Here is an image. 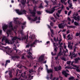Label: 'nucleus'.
Listing matches in <instances>:
<instances>
[{
    "instance_id": "nucleus-1",
    "label": "nucleus",
    "mask_w": 80,
    "mask_h": 80,
    "mask_svg": "<svg viewBox=\"0 0 80 80\" xmlns=\"http://www.w3.org/2000/svg\"><path fill=\"white\" fill-rule=\"evenodd\" d=\"M17 72L16 76L17 77L18 72H19V73H20V74H19V77H20L19 78L21 79V80H25V79H27V80H31L32 79H33V76H32L31 75H33L36 72V71H34L33 70L31 69L29 71L30 74L27 76V74L25 73H24V74L22 73H21V71H20L18 69L17 70Z\"/></svg>"
},
{
    "instance_id": "nucleus-2",
    "label": "nucleus",
    "mask_w": 80,
    "mask_h": 80,
    "mask_svg": "<svg viewBox=\"0 0 80 80\" xmlns=\"http://www.w3.org/2000/svg\"><path fill=\"white\" fill-rule=\"evenodd\" d=\"M12 22H11L10 23L8 24V25L4 24L2 26V29L4 31H5V30L8 28V27H9L11 29L8 30L6 32V33L7 34V37H9V35H11L12 34V30H13V28L12 26Z\"/></svg>"
},
{
    "instance_id": "nucleus-3",
    "label": "nucleus",
    "mask_w": 80,
    "mask_h": 80,
    "mask_svg": "<svg viewBox=\"0 0 80 80\" xmlns=\"http://www.w3.org/2000/svg\"><path fill=\"white\" fill-rule=\"evenodd\" d=\"M27 36H23L22 38H20V37L19 36H18V38L16 36L13 38V36H11L10 37L11 38L12 40V42H13L14 40H26V41L25 42V43H27V40L28 39V34L29 33L28 31L27 32Z\"/></svg>"
},
{
    "instance_id": "nucleus-4",
    "label": "nucleus",
    "mask_w": 80,
    "mask_h": 80,
    "mask_svg": "<svg viewBox=\"0 0 80 80\" xmlns=\"http://www.w3.org/2000/svg\"><path fill=\"white\" fill-rule=\"evenodd\" d=\"M57 6H54V7H53L52 8L50 11H48V10H46V12L48 13H53L54 12H55V10H57V9H55L57 7H61L62 9H63L64 8V6L62 4H58Z\"/></svg>"
},
{
    "instance_id": "nucleus-5",
    "label": "nucleus",
    "mask_w": 80,
    "mask_h": 80,
    "mask_svg": "<svg viewBox=\"0 0 80 80\" xmlns=\"http://www.w3.org/2000/svg\"><path fill=\"white\" fill-rule=\"evenodd\" d=\"M2 40V42H3V41H4V40H5V42H4V43L2 42L1 44V45H6L7 43H8V44H12V43H13V42H12V41L7 38L6 37H5V36L3 37Z\"/></svg>"
},
{
    "instance_id": "nucleus-6",
    "label": "nucleus",
    "mask_w": 80,
    "mask_h": 80,
    "mask_svg": "<svg viewBox=\"0 0 80 80\" xmlns=\"http://www.w3.org/2000/svg\"><path fill=\"white\" fill-rule=\"evenodd\" d=\"M19 6H20L22 8V9L21 10L20 12L19 9H16L15 11L16 13L18 14V15H23V14H26V11L23 9V8L21 6V4H20Z\"/></svg>"
},
{
    "instance_id": "nucleus-7",
    "label": "nucleus",
    "mask_w": 80,
    "mask_h": 80,
    "mask_svg": "<svg viewBox=\"0 0 80 80\" xmlns=\"http://www.w3.org/2000/svg\"><path fill=\"white\" fill-rule=\"evenodd\" d=\"M73 67L74 68H71V67H66L65 68V69H76V71L78 72H80V69L78 68H79V67L77 65H73Z\"/></svg>"
},
{
    "instance_id": "nucleus-8",
    "label": "nucleus",
    "mask_w": 80,
    "mask_h": 80,
    "mask_svg": "<svg viewBox=\"0 0 80 80\" xmlns=\"http://www.w3.org/2000/svg\"><path fill=\"white\" fill-rule=\"evenodd\" d=\"M66 53V52H65L64 53V52H62V49L60 48V52H59V53L58 54V55L56 57H55V60H57L58 59V56H61V55H65V53Z\"/></svg>"
},
{
    "instance_id": "nucleus-9",
    "label": "nucleus",
    "mask_w": 80,
    "mask_h": 80,
    "mask_svg": "<svg viewBox=\"0 0 80 80\" xmlns=\"http://www.w3.org/2000/svg\"><path fill=\"white\" fill-rule=\"evenodd\" d=\"M36 7L37 6H35L34 8V9L33 11L31 9H29V12H30L32 14V17H35V12H36V10H35V8H36Z\"/></svg>"
},
{
    "instance_id": "nucleus-10",
    "label": "nucleus",
    "mask_w": 80,
    "mask_h": 80,
    "mask_svg": "<svg viewBox=\"0 0 80 80\" xmlns=\"http://www.w3.org/2000/svg\"><path fill=\"white\" fill-rule=\"evenodd\" d=\"M4 48L5 49L6 53L10 54V53H12V51L8 47H5Z\"/></svg>"
},
{
    "instance_id": "nucleus-11",
    "label": "nucleus",
    "mask_w": 80,
    "mask_h": 80,
    "mask_svg": "<svg viewBox=\"0 0 80 80\" xmlns=\"http://www.w3.org/2000/svg\"><path fill=\"white\" fill-rule=\"evenodd\" d=\"M28 18L29 20H31V21H36L37 20H40V18L39 17L38 18H37V17H35L34 19H32L30 17H28Z\"/></svg>"
},
{
    "instance_id": "nucleus-12",
    "label": "nucleus",
    "mask_w": 80,
    "mask_h": 80,
    "mask_svg": "<svg viewBox=\"0 0 80 80\" xmlns=\"http://www.w3.org/2000/svg\"><path fill=\"white\" fill-rule=\"evenodd\" d=\"M75 51H76V47H75L74 48V49L73 53H72H72H71V52H70V56H71V55H72V56L71 57V59H72L73 57H76L77 55V54L74 53V52H75Z\"/></svg>"
},
{
    "instance_id": "nucleus-13",
    "label": "nucleus",
    "mask_w": 80,
    "mask_h": 80,
    "mask_svg": "<svg viewBox=\"0 0 80 80\" xmlns=\"http://www.w3.org/2000/svg\"><path fill=\"white\" fill-rule=\"evenodd\" d=\"M32 50V48H30V49L28 51H27V52H28V53L29 54V55L27 57L28 58H30L31 59L33 58L32 57V56H31V55H32V53L30 52V51Z\"/></svg>"
},
{
    "instance_id": "nucleus-14",
    "label": "nucleus",
    "mask_w": 80,
    "mask_h": 80,
    "mask_svg": "<svg viewBox=\"0 0 80 80\" xmlns=\"http://www.w3.org/2000/svg\"><path fill=\"white\" fill-rule=\"evenodd\" d=\"M37 42H38V43H40V42H42V41H39L38 40H37V39L35 40L34 42L29 45L30 47H32L33 45H34V44H36V43H37Z\"/></svg>"
},
{
    "instance_id": "nucleus-15",
    "label": "nucleus",
    "mask_w": 80,
    "mask_h": 80,
    "mask_svg": "<svg viewBox=\"0 0 80 80\" xmlns=\"http://www.w3.org/2000/svg\"><path fill=\"white\" fill-rule=\"evenodd\" d=\"M53 46L54 47V51L55 52H57V46H58V43H57L56 44V43H53Z\"/></svg>"
},
{
    "instance_id": "nucleus-16",
    "label": "nucleus",
    "mask_w": 80,
    "mask_h": 80,
    "mask_svg": "<svg viewBox=\"0 0 80 80\" xmlns=\"http://www.w3.org/2000/svg\"><path fill=\"white\" fill-rule=\"evenodd\" d=\"M18 18H13V21L15 23H16V24H21V22L20 21H18L17 22V19H18Z\"/></svg>"
},
{
    "instance_id": "nucleus-17",
    "label": "nucleus",
    "mask_w": 80,
    "mask_h": 80,
    "mask_svg": "<svg viewBox=\"0 0 80 80\" xmlns=\"http://www.w3.org/2000/svg\"><path fill=\"white\" fill-rule=\"evenodd\" d=\"M29 38H31V39L32 40H33L34 39H35V35L33 34V33L30 32L29 33Z\"/></svg>"
},
{
    "instance_id": "nucleus-18",
    "label": "nucleus",
    "mask_w": 80,
    "mask_h": 80,
    "mask_svg": "<svg viewBox=\"0 0 80 80\" xmlns=\"http://www.w3.org/2000/svg\"><path fill=\"white\" fill-rule=\"evenodd\" d=\"M68 47L70 48V49H72V45L73 44V42L71 43V42H68Z\"/></svg>"
},
{
    "instance_id": "nucleus-19",
    "label": "nucleus",
    "mask_w": 80,
    "mask_h": 80,
    "mask_svg": "<svg viewBox=\"0 0 80 80\" xmlns=\"http://www.w3.org/2000/svg\"><path fill=\"white\" fill-rule=\"evenodd\" d=\"M68 3H69V8H71L72 9H73V7H72V1L70 0H68Z\"/></svg>"
},
{
    "instance_id": "nucleus-20",
    "label": "nucleus",
    "mask_w": 80,
    "mask_h": 80,
    "mask_svg": "<svg viewBox=\"0 0 80 80\" xmlns=\"http://www.w3.org/2000/svg\"><path fill=\"white\" fill-rule=\"evenodd\" d=\"M43 58H44V55H42L39 58L38 60L39 62L43 61Z\"/></svg>"
},
{
    "instance_id": "nucleus-21",
    "label": "nucleus",
    "mask_w": 80,
    "mask_h": 80,
    "mask_svg": "<svg viewBox=\"0 0 80 80\" xmlns=\"http://www.w3.org/2000/svg\"><path fill=\"white\" fill-rule=\"evenodd\" d=\"M58 27L59 28H64L65 26L63 23H62L58 25Z\"/></svg>"
},
{
    "instance_id": "nucleus-22",
    "label": "nucleus",
    "mask_w": 80,
    "mask_h": 80,
    "mask_svg": "<svg viewBox=\"0 0 80 80\" xmlns=\"http://www.w3.org/2000/svg\"><path fill=\"white\" fill-rule=\"evenodd\" d=\"M54 70L55 71H58V70H61V67L59 66V67H56L54 68Z\"/></svg>"
},
{
    "instance_id": "nucleus-23",
    "label": "nucleus",
    "mask_w": 80,
    "mask_h": 80,
    "mask_svg": "<svg viewBox=\"0 0 80 80\" xmlns=\"http://www.w3.org/2000/svg\"><path fill=\"white\" fill-rule=\"evenodd\" d=\"M73 63H74V61H72V62L70 61H68L67 62V64H68V65H71L72 66H73Z\"/></svg>"
},
{
    "instance_id": "nucleus-24",
    "label": "nucleus",
    "mask_w": 80,
    "mask_h": 80,
    "mask_svg": "<svg viewBox=\"0 0 80 80\" xmlns=\"http://www.w3.org/2000/svg\"><path fill=\"white\" fill-rule=\"evenodd\" d=\"M62 74L63 75H65V77H67V75H68L69 74H68V73H67V72L66 71H63L62 72Z\"/></svg>"
},
{
    "instance_id": "nucleus-25",
    "label": "nucleus",
    "mask_w": 80,
    "mask_h": 80,
    "mask_svg": "<svg viewBox=\"0 0 80 80\" xmlns=\"http://www.w3.org/2000/svg\"><path fill=\"white\" fill-rule=\"evenodd\" d=\"M47 70L48 73H52V72H53V70L51 69H48V68H47Z\"/></svg>"
},
{
    "instance_id": "nucleus-26",
    "label": "nucleus",
    "mask_w": 80,
    "mask_h": 80,
    "mask_svg": "<svg viewBox=\"0 0 80 80\" xmlns=\"http://www.w3.org/2000/svg\"><path fill=\"white\" fill-rule=\"evenodd\" d=\"M68 40H72L73 39V37L72 36H70V35L68 34L67 36Z\"/></svg>"
},
{
    "instance_id": "nucleus-27",
    "label": "nucleus",
    "mask_w": 80,
    "mask_h": 80,
    "mask_svg": "<svg viewBox=\"0 0 80 80\" xmlns=\"http://www.w3.org/2000/svg\"><path fill=\"white\" fill-rule=\"evenodd\" d=\"M62 11V9H61L60 10H59L58 11V13H56V15L58 17H60V13H61V12Z\"/></svg>"
},
{
    "instance_id": "nucleus-28",
    "label": "nucleus",
    "mask_w": 80,
    "mask_h": 80,
    "mask_svg": "<svg viewBox=\"0 0 80 80\" xmlns=\"http://www.w3.org/2000/svg\"><path fill=\"white\" fill-rule=\"evenodd\" d=\"M66 1H67V0H61V2H62V3H64V5H67V3L65 2Z\"/></svg>"
},
{
    "instance_id": "nucleus-29",
    "label": "nucleus",
    "mask_w": 80,
    "mask_h": 80,
    "mask_svg": "<svg viewBox=\"0 0 80 80\" xmlns=\"http://www.w3.org/2000/svg\"><path fill=\"white\" fill-rule=\"evenodd\" d=\"M30 0L32 1L33 3H37V2L35 1V0H28L27 3H29V1H30Z\"/></svg>"
},
{
    "instance_id": "nucleus-30",
    "label": "nucleus",
    "mask_w": 80,
    "mask_h": 80,
    "mask_svg": "<svg viewBox=\"0 0 80 80\" xmlns=\"http://www.w3.org/2000/svg\"><path fill=\"white\" fill-rule=\"evenodd\" d=\"M74 18L75 20H79V18H80V16H78L77 18L76 16H74Z\"/></svg>"
},
{
    "instance_id": "nucleus-31",
    "label": "nucleus",
    "mask_w": 80,
    "mask_h": 80,
    "mask_svg": "<svg viewBox=\"0 0 80 80\" xmlns=\"http://www.w3.org/2000/svg\"><path fill=\"white\" fill-rule=\"evenodd\" d=\"M48 26L49 28H50V30H51V32L52 33V34H53V30H52L51 29V27H50V26H49V25H48Z\"/></svg>"
},
{
    "instance_id": "nucleus-32",
    "label": "nucleus",
    "mask_w": 80,
    "mask_h": 80,
    "mask_svg": "<svg viewBox=\"0 0 80 80\" xmlns=\"http://www.w3.org/2000/svg\"><path fill=\"white\" fill-rule=\"evenodd\" d=\"M44 2H45V3H46L47 4V5H46L45 6V7H48V2L47 1V0H44Z\"/></svg>"
},
{
    "instance_id": "nucleus-33",
    "label": "nucleus",
    "mask_w": 80,
    "mask_h": 80,
    "mask_svg": "<svg viewBox=\"0 0 80 80\" xmlns=\"http://www.w3.org/2000/svg\"><path fill=\"white\" fill-rule=\"evenodd\" d=\"M26 3V0H22L21 3L22 5H25Z\"/></svg>"
},
{
    "instance_id": "nucleus-34",
    "label": "nucleus",
    "mask_w": 80,
    "mask_h": 80,
    "mask_svg": "<svg viewBox=\"0 0 80 80\" xmlns=\"http://www.w3.org/2000/svg\"><path fill=\"white\" fill-rule=\"evenodd\" d=\"M69 80H78V79H76V80H75L74 79V78L73 77H70V78H69Z\"/></svg>"
},
{
    "instance_id": "nucleus-35",
    "label": "nucleus",
    "mask_w": 80,
    "mask_h": 80,
    "mask_svg": "<svg viewBox=\"0 0 80 80\" xmlns=\"http://www.w3.org/2000/svg\"><path fill=\"white\" fill-rule=\"evenodd\" d=\"M42 4H43L42 3L39 6V8H43V7L42 6Z\"/></svg>"
},
{
    "instance_id": "nucleus-36",
    "label": "nucleus",
    "mask_w": 80,
    "mask_h": 80,
    "mask_svg": "<svg viewBox=\"0 0 80 80\" xmlns=\"http://www.w3.org/2000/svg\"><path fill=\"white\" fill-rule=\"evenodd\" d=\"M9 74L10 77H11V78H12V72H11V71H9Z\"/></svg>"
},
{
    "instance_id": "nucleus-37",
    "label": "nucleus",
    "mask_w": 80,
    "mask_h": 80,
    "mask_svg": "<svg viewBox=\"0 0 80 80\" xmlns=\"http://www.w3.org/2000/svg\"><path fill=\"white\" fill-rule=\"evenodd\" d=\"M75 25H76V26H78L79 25V24L78 23L76 22H74Z\"/></svg>"
},
{
    "instance_id": "nucleus-38",
    "label": "nucleus",
    "mask_w": 80,
    "mask_h": 80,
    "mask_svg": "<svg viewBox=\"0 0 80 80\" xmlns=\"http://www.w3.org/2000/svg\"><path fill=\"white\" fill-rule=\"evenodd\" d=\"M10 60H7L6 61V63L5 64V66H7V63H10Z\"/></svg>"
},
{
    "instance_id": "nucleus-39",
    "label": "nucleus",
    "mask_w": 80,
    "mask_h": 80,
    "mask_svg": "<svg viewBox=\"0 0 80 80\" xmlns=\"http://www.w3.org/2000/svg\"><path fill=\"white\" fill-rule=\"evenodd\" d=\"M52 77H53V75H52V74H51V75L50 78V79H51V80H55V78H53V79H52Z\"/></svg>"
},
{
    "instance_id": "nucleus-40",
    "label": "nucleus",
    "mask_w": 80,
    "mask_h": 80,
    "mask_svg": "<svg viewBox=\"0 0 80 80\" xmlns=\"http://www.w3.org/2000/svg\"><path fill=\"white\" fill-rule=\"evenodd\" d=\"M61 59H62V60H64V61H66V60H67L66 59H65V58H64V57H62V58H61Z\"/></svg>"
},
{
    "instance_id": "nucleus-41",
    "label": "nucleus",
    "mask_w": 80,
    "mask_h": 80,
    "mask_svg": "<svg viewBox=\"0 0 80 80\" xmlns=\"http://www.w3.org/2000/svg\"><path fill=\"white\" fill-rule=\"evenodd\" d=\"M25 55V54H23L22 55V59H25V57H24V56Z\"/></svg>"
},
{
    "instance_id": "nucleus-42",
    "label": "nucleus",
    "mask_w": 80,
    "mask_h": 80,
    "mask_svg": "<svg viewBox=\"0 0 80 80\" xmlns=\"http://www.w3.org/2000/svg\"><path fill=\"white\" fill-rule=\"evenodd\" d=\"M75 63H77L78 62V59L77 58H76L74 59Z\"/></svg>"
},
{
    "instance_id": "nucleus-43",
    "label": "nucleus",
    "mask_w": 80,
    "mask_h": 80,
    "mask_svg": "<svg viewBox=\"0 0 80 80\" xmlns=\"http://www.w3.org/2000/svg\"><path fill=\"white\" fill-rule=\"evenodd\" d=\"M68 27H69V28H74L75 27H74V26H68Z\"/></svg>"
},
{
    "instance_id": "nucleus-44",
    "label": "nucleus",
    "mask_w": 80,
    "mask_h": 80,
    "mask_svg": "<svg viewBox=\"0 0 80 80\" xmlns=\"http://www.w3.org/2000/svg\"><path fill=\"white\" fill-rule=\"evenodd\" d=\"M64 48L65 49H66V51L67 52H68V50L67 49V46L64 45Z\"/></svg>"
},
{
    "instance_id": "nucleus-45",
    "label": "nucleus",
    "mask_w": 80,
    "mask_h": 80,
    "mask_svg": "<svg viewBox=\"0 0 80 80\" xmlns=\"http://www.w3.org/2000/svg\"><path fill=\"white\" fill-rule=\"evenodd\" d=\"M78 13H80V10H79L78 12H77L76 14V16H77V15H78Z\"/></svg>"
},
{
    "instance_id": "nucleus-46",
    "label": "nucleus",
    "mask_w": 80,
    "mask_h": 80,
    "mask_svg": "<svg viewBox=\"0 0 80 80\" xmlns=\"http://www.w3.org/2000/svg\"><path fill=\"white\" fill-rule=\"evenodd\" d=\"M18 68H22V66H21V65H18Z\"/></svg>"
},
{
    "instance_id": "nucleus-47",
    "label": "nucleus",
    "mask_w": 80,
    "mask_h": 80,
    "mask_svg": "<svg viewBox=\"0 0 80 80\" xmlns=\"http://www.w3.org/2000/svg\"><path fill=\"white\" fill-rule=\"evenodd\" d=\"M71 13H72V11H70L69 12H68V15L69 16V15H70L71 14Z\"/></svg>"
},
{
    "instance_id": "nucleus-48",
    "label": "nucleus",
    "mask_w": 80,
    "mask_h": 80,
    "mask_svg": "<svg viewBox=\"0 0 80 80\" xmlns=\"http://www.w3.org/2000/svg\"><path fill=\"white\" fill-rule=\"evenodd\" d=\"M15 50H16V53H18V52H20V51L19 50H18L16 49H14Z\"/></svg>"
},
{
    "instance_id": "nucleus-49",
    "label": "nucleus",
    "mask_w": 80,
    "mask_h": 80,
    "mask_svg": "<svg viewBox=\"0 0 80 80\" xmlns=\"http://www.w3.org/2000/svg\"><path fill=\"white\" fill-rule=\"evenodd\" d=\"M40 70H42H42H43V68H38V72H40Z\"/></svg>"
},
{
    "instance_id": "nucleus-50",
    "label": "nucleus",
    "mask_w": 80,
    "mask_h": 80,
    "mask_svg": "<svg viewBox=\"0 0 80 80\" xmlns=\"http://www.w3.org/2000/svg\"><path fill=\"white\" fill-rule=\"evenodd\" d=\"M63 36L64 38L65 39V38H66V34H63Z\"/></svg>"
},
{
    "instance_id": "nucleus-51",
    "label": "nucleus",
    "mask_w": 80,
    "mask_h": 80,
    "mask_svg": "<svg viewBox=\"0 0 80 80\" xmlns=\"http://www.w3.org/2000/svg\"><path fill=\"white\" fill-rule=\"evenodd\" d=\"M50 25H51V26L53 27V23L52 22H51L50 23Z\"/></svg>"
},
{
    "instance_id": "nucleus-52",
    "label": "nucleus",
    "mask_w": 80,
    "mask_h": 80,
    "mask_svg": "<svg viewBox=\"0 0 80 80\" xmlns=\"http://www.w3.org/2000/svg\"><path fill=\"white\" fill-rule=\"evenodd\" d=\"M62 38H61V37H60V38H59V44H60V42H61V41H62Z\"/></svg>"
},
{
    "instance_id": "nucleus-53",
    "label": "nucleus",
    "mask_w": 80,
    "mask_h": 80,
    "mask_svg": "<svg viewBox=\"0 0 80 80\" xmlns=\"http://www.w3.org/2000/svg\"><path fill=\"white\" fill-rule=\"evenodd\" d=\"M18 32H20V33L22 35V33L23 32V30H21V31H19Z\"/></svg>"
},
{
    "instance_id": "nucleus-54",
    "label": "nucleus",
    "mask_w": 80,
    "mask_h": 80,
    "mask_svg": "<svg viewBox=\"0 0 80 80\" xmlns=\"http://www.w3.org/2000/svg\"><path fill=\"white\" fill-rule=\"evenodd\" d=\"M80 35V31L79 33H76V36H79Z\"/></svg>"
},
{
    "instance_id": "nucleus-55",
    "label": "nucleus",
    "mask_w": 80,
    "mask_h": 80,
    "mask_svg": "<svg viewBox=\"0 0 80 80\" xmlns=\"http://www.w3.org/2000/svg\"><path fill=\"white\" fill-rule=\"evenodd\" d=\"M80 75L78 74V75H77V78H80Z\"/></svg>"
},
{
    "instance_id": "nucleus-56",
    "label": "nucleus",
    "mask_w": 80,
    "mask_h": 80,
    "mask_svg": "<svg viewBox=\"0 0 80 80\" xmlns=\"http://www.w3.org/2000/svg\"><path fill=\"white\" fill-rule=\"evenodd\" d=\"M68 20L69 22H70V21H71V19H70V18L69 17H68Z\"/></svg>"
},
{
    "instance_id": "nucleus-57",
    "label": "nucleus",
    "mask_w": 80,
    "mask_h": 80,
    "mask_svg": "<svg viewBox=\"0 0 80 80\" xmlns=\"http://www.w3.org/2000/svg\"><path fill=\"white\" fill-rule=\"evenodd\" d=\"M38 14V15H40V14H41V12H40V11H38L37 12Z\"/></svg>"
},
{
    "instance_id": "nucleus-58",
    "label": "nucleus",
    "mask_w": 80,
    "mask_h": 80,
    "mask_svg": "<svg viewBox=\"0 0 80 80\" xmlns=\"http://www.w3.org/2000/svg\"><path fill=\"white\" fill-rule=\"evenodd\" d=\"M3 48H4V47H2L0 45V49L2 50V49H3Z\"/></svg>"
},
{
    "instance_id": "nucleus-59",
    "label": "nucleus",
    "mask_w": 80,
    "mask_h": 80,
    "mask_svg": "<svg viewBox=\"0 0 80 80\" xmlns=\"http://www.w3.org/2000/svg\"><path fill=\"white\" fill-rule=\"evenodd\" d=\"M13 48H16V45H15V44H14L13 46Z\"/></svg>"
},
{
    "instance_id": "nucleus-60",
    "label": "nucleus",
    "mask_w": 80,
    "mask_h": 80,
    "mask_svg": "<svg viewBox=\"0 0 80 80\" xmlns=\"http://www.w3.org/2000/svg\"><path fill=\"white\" fill-rule=\"evenodd\" d=\"M67 34H68V33H70V30H68L67 31Z\"/></svg>"
},
{
    "instance_id": "nucleus-61",
    "label": "nucleus",
    "mask_w": 80,
    "mask_h": 80,
    "mask_svg": "<svg viewBox=\"0 0 80 80\" xmlns=\"http://www.w3.org/2000/svg\"><path fill=\"white\" fill-rule=\"evenodd\" d=\"M12 80H18V78H15L14 79H12Z\"/></svg>"
},
{
    "instance_id": "nucleus-62",
    "label": "nucleus",
    "mask_w": 80,
    "mask_h": 80,
    "mask_svg": "<svg viewBox=\"0 0 80 80\" xmlns=\"http://www.w3.org/2000/svg\"><path fill=\"white\" fill-rule=\"evenodd\" d=\"M65 14H67V13H68V12L67 11H65Z\"/></svg>"
},
{
    "instance_id": "nucleus-63",
    "label": "nucleus",
    "mask_w": 80,
    "mask_h": 80,
    "mask_svg": "<svg viewBox=\"0 0 80 80\" xmlns=\"http://www.w3.org/2000/svg\"><path fill=\"white\" fill-rule=\"evenodd\" d=\"M26 22H24L22 24L23 25H25V24H26Z\"/></svg>"
},
{
    "instance_id": "nucleus-64",
    "label": "nucleus",
    "mask_w": 80,
    "mask_h": 80,
    "mask_svg": "<svg viewBox=\"0 0 80 80\" xmlns=\"http://www.w3.org/2000/svg\"><path fill=\"white\" fill-rule=\"evenodd\" d=\"M50 43V42L49 41H47L46 42L47 44H48V43Z\"/></svg>"
}]
</instances>
